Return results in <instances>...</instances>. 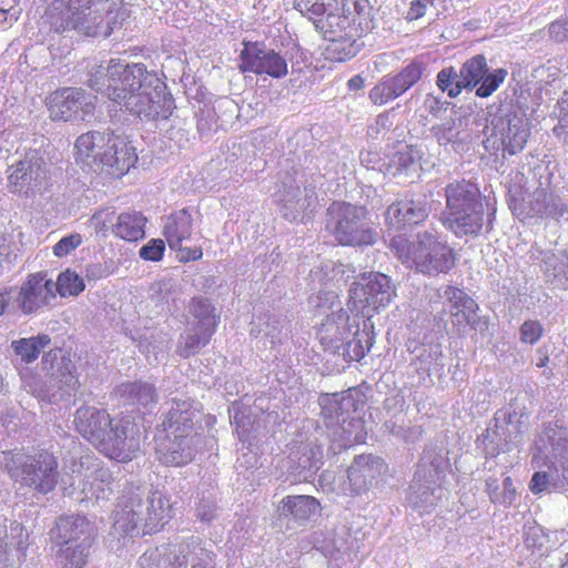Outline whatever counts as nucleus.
Wrapping results in <instances>:
<instances>
[{"mask_svg": "<svg viewBox=\"0 0 568 568\" xmlns=\"http://www.w3.org/2000/svg\"><path fill=\"white\" fill-rule=\"evenodd\" d=\"M293 8L331 42L326 53L332 61L354 58L362 48L361 39L375 28L367 0H293Z\"/></svg>", "mask_w": 568, "mask_h": 568, "instance_id": "nucleus-1", "label": "nucleus"}, {"mask_svg": "<svg viewBox=\"0 0 568 568\" xmlns=\"http://www.w3.org/2000/svg\"><path fill=\"white\" fill-rule=\"evenodd\" d=\"M446 209L443 225L456 236H478L485 224L486 197L479 187L465 179L445 187Z\"/></svg>", "mask_w": 568, "mask_h": 568, "instance_id": "nucleus-2", "label": "nucleus"}, {"mask_svg": "<svg viewBox=\"0 0 568 568\" xmlns=\"http://www.w3.org/2000/svg\"><path fill=\"white\" fill-rule=\"evenodd\" d=\"M390 248L403 264L429 276L450 272L458 260L452 246L429 232L418 234L414 241L403 235L394 236Z\"/></svg>", "mask_w": 568, "mask_h": 568, "instance_id": "nucleus-3", "label": "nucleus"}, {"mask_svg": "<svg viewBox=\"0 0 568 568\" xmlns=\"http://www.w3.org/2000/svg\"><path fill=\"white\" fill-rule=\"evenodd\" d=\"M10 477L40 494L52 491L58 484V459L48 449L32 454L2 452V460Z\"/></svg>", "mask_w": 568, "mask_h": 568, "instance_id": "nucleus-4", "label": "nucleus"}, {"mask_svg": "<svg viewBox=\"0 0 568 568\" xmlns=\"http://www.w3.org/2000/svg\"><path fill=\"white\" fill-rule=\"evenodd\" d=\"M328 227L343 246H367L376 241L368 210L363 205L334 202L327 210Z\"/></svg>", "mask_w": 568, "mask_h": 568, "instance_id": "nucleus-5", "label": "nucleus"}, {"mask_svg": "<svg viewBox=\"0 0 568 568\" xmlns=\"http://www.w3.org/2000/svg\"><path fill=\"white\" fill-rule=\"evenodd\" d=\"M396 296V287L389 276L381 272H367L358 276L349 290L348 306L368 321L386 308Z\"/></svg>", "mask_w": 568, "mask_h": 568, "instance_id": "nucleus-6", "label": "nucleus"}, {"mask_svg": "<svg viewBox=\"0 0 568 568\" xmlns=\"http://www.w3.org/2000/svg\"><path fill=\"white\" fill-rule=\"evenodd\" d=\"M142 439L143 434L135 418L121 415L114 417L97 449L112 460L126 464L138 457Z\"/></svg>", "mask_w": 568, "mask_h": 568, "instance_id": "nucleus-7", "label": "nucleus"}, {"mask_svg": "<svg viewBox=\"0 0 568 568\" xmlns=\"http://www.w3.org/2000/svg\"><path fill=\"white\" fill-rule=\"evenodd\" d=\"M98 0H55L61 19L58 30H74L85 37H109L112 27L93 9Z\"/></svg>", "mask_w": 568, "mask_h": 568, "instance_id": "nucleus-8", "label": "nucleus"}, {"mask_svg": "<svg viewBox=\"0 0 568 568\" xmlns=\"http://www.w3.org/2000/svg\"><path fill=\"white\" fill-rule=\"evenodd\" d=\"M351 317L343 313L327 316L318 328L321 343L325 346L338 347L351 333V327L356 326L354 338L349 341L345 348V358L349 362H359L371 351L374 344V334L366 329L359 331V323L354 321L349 324Z\"/></svg>", "mask_w": 568, "mask_h": 568, "instance_id": "nucleus-9", "label": "nucleus"}, {"mask_svg": "<svg viewBox=\"0 0 568 568\" xmlns=\"http://www.w3.org/2000/svg\"><path fill=\"white\" fill-rule=\"evenodd\" d=\"M8 189L12 194L32 197L50 186V174L44 159L36 151L27 152L23 159L8 169Z\"/></svg>", "mask_w": 568, "mask_h": 568, "instance_id": "nucleus-10", "label": "nucleus"}, {"mask_svg": "<svg viewBox=\"0 0 568 568\" xmlns=\"http://www.w3.org/2000/svg\"><path fill=\"white\" fill-rule=\"evenodd\" d=\"M242 45L239 54L241 73H252L274 80L283 79L288 74L286 59L276 50L267 48L264 41L244 40Z\"/></svg>", "mask_w": 568, "mask_h": 568, "instance_id": "nucleus-11", "label": "nucleus"}, {"mask_svg": "<svg viewBox=\"0 0 568 568\" xmlns=\"http://www.w3.org/2000/svg\"><path fill=\"white\" fill-rule=\"evenodd\" d=\"M49 118L52 121H84L95 111V98L80 88H61L45 99Z\"/></svg>", "mask_w": 568, "mask_h": 568, "instance_id": "nucleus-12", "label": "nucleus"}, {"mask_svg": "<svg viewBox=\"0 0 568 568\" xmlns=\"http://www.w3.org/2000/svg\"><path fill=\"white\" fill-rule=\"evenodd\" d=\"M507 75L508 71L504 68L489 72L484 54H476L467 59L459 70V78L465 90L476 89V95L483 99L493 95L505 82Z\"/></svg>", "mask_w": 568, "mask_h": 568, "instance_id": "nucleus-13", "label": "nucleus"}, {"mask_svg": "<svg viewBox=\"0 0 568 568\" xmlns=\"http://www.w3.org/2000/svg\"><path fill=\"white\" fill-rule=\"evenodd\" d=\"M191 313L197 318V322L192 325L191 332L179 346L178 352L184 358L196 354L202 346L210 342L219 323V317L206 298L194 297L191 302Z\"/></svg>", "mask_w": 568, "mask_h": 568, "instance_id": "nucleus-14", "label": "nucleus"}, {"mask_svg": "<svg viewBox=\"0 0 568 568\" xmlns=\"http://www.w3.org/2000/svg\"><path fill=\"white\" fill-rule=\"evenodd\" d=\"M199 555L209 558V554L199 545L180 544L168 546L162 552H145L139 562L142 568H186L190 561L192 568H213L210 560L202 559Z\"/></svg>", "mask_w": 568, "mask_h": 568, "instance_id": "nucleus-15", "label": "nucleus"}, {"mask_svg": "<svg viewBox=\"0 0 568 568\" xmlns=\"http://www.w3.org/2000/svg\"><path fill=\"white\" fill-rule=\"evenodd\" d=\"M55 298L54 282L45 271L30 273L23 280L14 303L23 315L37 314Z\"/></svg>", "mask_w": 568, "mask_h": 568, "instance_id": "nucleus-16", "label": "nucleus"}, {"mask_svg": "<svg viewBox=\"0 0 568 568\" xmlns=\"http://www.w3.org/2000/svg\"><path fill=\"white\" fill-rule=\"evenodd\" d=\"M148 71L143 63L122 65L111 63L106 69L103 84L110 100L122 105L129 94L142 88Z\"/></svg>", "mask_w": 568, "mask_h": 568, "instance_id": "nucleus-17", "label": "nucleus"}, {"mask_svg": "<svg viewBox=\"0 0 568 568\" xmlns=\"http://www.w3.org/2000/svg\"><path fill=\"white\" fill-rule=\"evenodd\" d=\"M97 143L109 145L101 154V170L113 178L124 176L138 162V154L131 141L123 135H94Z\"/></svg>", "mask_w": 568, "mask_h": 568, "instance_id": "nucleus-18", "label": "nucleus"}, {"mask_svg": "<svg viewBox=\"0 0 568 568\" xmlns=\"http://www.w3.org/2000/svg\"><path fill=\"white\" fill-rule=\"evenodd\" d=\"M171 104L172 100L163 92L162 85L152 88L142 82V88L129 94L121 106L138 116L158 120L169 118Z\"/></svg>", "mask_w": 568, "mask_h": 568, "instance_id": "nucleus-19", "label": "nucleus"}, {"mask_svg": "<svg viewBox=\"0 0 568 568\" xmlns=\"http://www.w3.org/2000/svg\"><path fill=\"white\" fill-rule=\"evenodd\" d=\"M114 420L106 409L93 406H81L74 415L75 430L97 448Z\"/></svg>", "mask_w": 568, "mask_h": 568, "instance_id": "nucleus-20", "label": "nucleus"}, {"mask_svg": "<svg viewBox=\"0 0 568 568\" xmlns=\"http://www.w3.org/2000/svg\"><path fill=\"white\" fill-rule=\"evenodd\" d=\"M195 409L190 400H173L162 426L168 438L197 436L194 430Z\"/></svg>", "mask_w": 568, "mask_h": 568, "instance_id": "nucleus-21", "label": "nucleus"}, {"mask_svg": "<svg viewBox=\"0 0 568 568\" xmlns=\"http://www.w3.org/2000/svg\"><path fill=\"white\" fill-rule=\"evenodd\" d=\"M427 216L428 212L424 205L412 200H403L387 207L385 223L390 229L402 230L423 223Z\"/></svg>", "mask_w": 568, "mask_h": 568, "instance_id": "nucleus-22", "label": "nucleus"}, {"mask_svg": "<svg viewBox=\"0 0 568 568\" xmlns=\"http://www.w3.org/2000/svg\"><path fill=\"white\" fill-rule=\"evenodd\" d=\"M187 436L181 438H168L169 445L160 446L156 449L158 459L165 466L181 467L190 464L195 456V438Z\"/></svg>", "mask_w": 568, "mask_h": 568, "instance_id": "nucleus-23", "label": "nucleus"}, {"mask_svg": "<svg viewBox=\"0 0 568 568\" xmlns=\"http://www.w3.org/2000/svg\"><path fill=\"white\" fill-rule=\"evenodd\" d=\"M145 509L143 535L160 531L174 516L173 504L160 493L152 494Z\"/></svg>", "mask_w": 568, "mask_h": 568, "instance_id": "nucleus-24", "label": "nucleus"}, {"mask_svg": "<svg viewBox=\"0 0 568 568\" xmlns=\"http://www.w3.org/2000/svg\"><path fill=\"white\" fill-rule=\"evenodd\" d=\"M529 135L528 123L523 118L514 115L508 118L506 122H501L500 142L504 151L511 155L525 148Z\"/></svg>", "mask_w": 568, "mask_h": 568, "instance_id": "nucleus-25", "label": "nucleus"}, {"mask_svg": "<svg viewBox=\"0 0 568 568\" xmlns=\"http://www.w3.org/2000/svg\"><path fill=\"white\" fill-rule=\"evenodd\" d=\"M193 229L192 215L186 210L172 213L164 225L163 234L170 248L180 247L190 240Z\"/></svg>", "mask_w": 568, "mask_h": 568, "instance_id": "nucleus-26", "label": "nucleus"}, {"mask_svg": "<svg viewBox=\"0 0 568 568\" xmlns=\"http://www.w3.org/2000/svg\"><path fill=\"white\" fill-rule=\"evenodd\" d=\"M146 219L140 212H122L112 224L111 231L115 237L128 242H136L145 235Z\"/></svg>", "mask_w": 568, "mask_h": 568, "instance_id": "nucleus-27", "label": "nucleus"}, {"mask_svg": "<svg viewBox=\"0 0 568 568\" xmlns=\"http://www.w3.org/2000/svg\"><path fill=\"white\" fill-rule=\"evenodd\" d=\"M444 296L450 303V314L460 324H471L479 310L478 304L464 291L456 286L448 285L444 290Z\"/></svg>", "mask_w": 568, "mask_h": 568, "instance_id": "nucleus-28", "label": "nucleus"}, {"mask_svg": "<svg viewBox=\"0 0 568 568\" xmlns=\"http://www.w3.org/2000/svg\"><path fill=\"white\" fill-rule=\"evenodd\" d=\"M120 509L115 511L114 527L123 534H131L138 528L139 523L143 525L144 517L142 510L144 504L138 496H132L119 505Z\"/></svg>", "mask_w": 568, "mask_h": 568, "instance_id": "nucleus-29", "label": "nucleus"}, {"mask_svg": "<svg viewBox=\"0 0 568 568\" xmlns=\"http://www.w3.org/2000/svg\"><path fill=\"white\" fill-rule=\"evenodd\" d=\"M115 135L112 131H89L87 133L81 134L77 138L74 142L75 150V159L77 161L85 162L89 159L101 166V154L105 152V149L109 146L105 143H97V139L94 135Z\"/></svg>", "mask_w": 568, "mask_h": 568, "instance_id": "nucleus-30", "label": "nucleus"}, {"mask_svg": "<svg viewBox=\"0 0 568 568\" xmlns=\"http://www.w3.org/2000/svg\"><path fill=\"white\" fill-rule=\"evenodd\" d=\"M55 529V537L61 544L69 545L71 541L90 538V523L84 516L61 517Z\"/></svg>", "mask_w": 568, "mask_h": 568, "instance_id": "nucleus-31", "label": "nucleus"}, {"mask_svg": "<svg viewBox=\"0 0 568 568\" xmlns=\"http://www.w3.org/2000/svg\"><path fill=\"white\" fill-rule=\"evenodd\" d=\"M318 501L312 496H286L281 500L278 511L283 516H293L295 519L307 520L317 510Z\"/></svg>", "mask_w": 568, "mask_h": 568, "instance_id": "nucleus-32", "label": "nucleus"}, {"mask_svg": "<svg viewBox=\"0 0 568 568\" xmlns=\"http://www.w3.org/2000/svg\"><path fill=\"white\" fill-rule=\"evenodd\" d=\"M51 343V338L47 334H39L29 338H20L11 343V347L16 355L26 364L33 363L38 359L42 349Z\"/></svg>", "mask_w": 568, "mask_h": 568, "instance_id": "nucleus-33", "label": "nucleus"}, {"mask_svg": "<svg viewBox=\"0 0 568 568\" xmlns=\"http://www.w3.org/2000/svg\"><path fill=\"white\" fill-rule=\"evenodd\" d=\"M121 397L146 407L158 400L156 389L152 384L143 382L122 383L118 387Z\"/></svg>", "mask_w": 568, "mask_h": 568, "instance_id": "nucleus-34", "label": "nucleus"}, {"mask_svg": "<svg viewBox=\"0 0 568 568\" xmlns=\"http://www.w3.org/2000/svg\"><path fill=\"white\" fill-rule=\"evenodd\" d=\"M402 94L393 75H385L369 90L368 98L374 105L381 106Z\"/></svg>", "mask_w": 568, "mask_h": 568, "instance_id": "nucleus-35", "label": "nucleus"}, {"mask_svg": "<svg viewBox=\"0 0 568 568\" xmlns=\"http://www.w3.org/2000/svg\"><path fill=\"white\" fill-rule=\"evenodd\" d=\"M436 85L452 99L457 98L465 90L464 83L453 65L443 68L437 73Z\"/></svg>", "mask_w": 568, "mask_h": 568, "instance_id": "nucleus-36", "label": "nucleus"}, {"mask_svg": "<svg viewBox=\"0 0 568 568\" xmlns=\"http://www.w3.org/2000/svg\"><path fill=\"white\" fill-rule=\"evenodd\" d=\"M85 285L83 280L73 271L65 270L58 275L57 282H54V292L59 293L60 296H77L83 290Z\"/></svg>", "mask_w": 568, "mask_h": 568, "instance_id": "nucleus-37", "label": "nucleus"}, {"mask_svg": "<svg viewBox=\"0 0 568 568\" xmlns=\"http://www.w3.org/2000/svg\"><path fill=\"white\" fill-rule=\"evenodd\" d=\"M425 70L426 65L423 61L413 60L393 78L404 94L422 79Z\"/></svg>", "mask_w": 568, "mask_h": 568, "instance_id": "nucleus-38", "label": "nucleus"}, {"mask_svg": "<svg viewBox=\"0 0 568 568\" xmlns=\"http://www.w3.org/2000/svg\"><path fill=\"white\" fill-rule=\"evenodd\" d=\"M92 540L91 538H83L82 542L74 548L67 545L64 549L61 550V556L64 559V566L68 568H82L88 558V549L91 547Z\"/></svg>", "mask_w": 568, "mask_h": 568, "instance_id": "nucleus-39", "label": "nucleus"}, {"mask_svg": "<svg viewBox=\"0 0 568 568\" xmlns=\"http://www.w3.org/2000/svg\"><path fill=\"white\" fill-rule=\"evenodd\" d=\"M114 211L109 209H101L97 211L89 220V226L97 233L105 235L112 226L114 220Z\"/></svg>", "mask_w": 568, "mask_h": 568, "instance_id": "nucleus-40", "label": "nucleus"}, {"mask_svg": "<svg viewBox=\"0 0 568 568\" xmlns=\"http://www.w3.org/2000/svg\"><path fill=\"white\" fill-rule=\"evenodd\" d=\"M519 333L523 343L534 345L542 337L544 327L539 321L527 320L521 324Z\"/></svg>", "mask_w": 568, "mask_h": 568, "instance_id": "nucleus-41", "label": "nucleus"}, {"mask_svg": "<svg viewBox=\"0 0 568 568\" xmlns=\"http://www.w3.org/2000/svg\"><path fill=\"white\" fill-rule=\"evenodd\" d=\"M165 251L164 241L161 239H152L140 248V257L145 261L159 262L163 258Z\"/></svg>", "mask_w": 568, "mask_h": 568, "instance_id": "nucleus-42", "label": "nucleus"}, {"mask_svg": "<svg viewBox=\"0 0 568 568\" xmlns=\"http://www.w3.org/2000/svg\"><path fill=\"white\" fill-rule=\"evenodd\" d=\"M82 244V236L79 233H72L63 236L54 246L53 254L57 257H64Z\"/></svg>", "mask_w": 568, "mask_h": 568, "instance_id": "nucleus-43", "label": "nucleus"}, {"mask_svg": "<svg viewBox=\"0 0 568 568\" xmlns=\"http://www.w3.org/2000/svg\"><path fill=\"white\" fill-rule=\"evenodd\" d=\"M20 13L18 0H0V23L12 24L18 21Z\"/></svg>", "mask_w": 568, "mask_h": 568, "instance_id": "nucleus-44", "label": "nucleus"}, {"mask_svg": "<svg viewBox=\"0 0 568 568\" xmlns=\"http://www.w3.org/2000/svg\"><path fill=\"white\" fill-rule=\"evenodd\" d=\"M550 37L557 42L568 40V17L550 23L548 28Z\"/></svg>", "mask_w": 568, "mask_h": 568, "instance_id": "nucleus-45", "label": "nucleus"}, {"mask_svg": "<svg viewBox=\"0 0 568 568\" xmlns=\"http://www.w3.org/2000/svg\"><path fill=\"white\" fill-rule=\"evenodd\" d=\"M173 250L176 251L178 258L182 263L199 261L203 256V251L200 246L186 247L180 244V247Z\"/></svg>", "mask_w": 568, "mask_h": 568, "instance_id": "nucleus-46", "label": "nucleus"}, {"mask_svg": "<svg viewBox=\"0 0 568 568\" xmlns=\"http://www.w3.org/2000/svg\"><path fill=\"white\" fill-rule=\"evenodd\" d=\"M424 105L426 110L435 118H438L447 109V102L442 98L428 93L425 98Z\"/></svg>", "mask_w": 568, "mask_h": 568, "instance_id": "nucleus-47", "label": "nucleus"}, {"mask_svg": "<svg viewBox=\"0 0 568 568\" xmlns=\"http://www.w3.org/2000/svg\"><path fill=\"white\" fill-rule=\"evenodd\" d=\"M549 484V476L545 471H537L532 475L531 480L529 483V489L535 495H539L546 490Z\"/></svg>", "mask_w": 568, "mask_h": 568, "instance_id": "nucleus-48", "label": "nucleus"}, {"mask_svg": "<svg viewBox=\"0 0 568 568\" xmlns=\"http://www.w3.org/2000/svg\"><path fill=\"white\" fill-rule=\"evenodd\" d=\"M12 248L6 236L0 235V274L3 271V264H12Z\"/></svg>", "mask_w": 568, "mask_h": 568, "instance_id": "nucleus-49", "label": "nucleus"}, {"mask_svg": "<svg viewBox=\"0 0 568 568\" xmlns=\"http://www.w3.org/2000/svg\"><path fill=\"white\" fill-rule=\"evenodd\" d=\"M427 7L420 0H414L410 2L409 9L407 11V20L414 21L425 16Z\"/></svg>", "mask_w": 568, "mask_h": 568, "instance_id": "nucleus-50", "label": "nucleus"}, {"mask_svg": "<svg viewBox=\"0 0 568 568\" xmlns=\"http://www.w3.org/2000/svg\"><path fill=\"white\" fill-rule=\"evenodd\" d=\"M415 151L412 148H408L404 152L398 153V164L403 168H408L410 164L415 162Z\"/></svg>", "mask_w": 568, "mask_h": 568, "instance_id": "nucleus-51", "label": "nucleus"}, {"mask_svg": "<svg viewBox=\"0 0 568 568\" xmlns=\"http://www.w3.org/2000/svg\"><path fill=\"white\" fill-rule=\"evenodd\" d=\"M393 111L392 110H387V111H384L383 113H379L376 118V123L378 126L383 128V129H389L393 124L392 120H390V112Z\"/></svg>", "mask_w": 568, "mask_h": 568, "instance_id": "nucleus-52", "label": "nucleus"}, {"mask_svg": "<svg viewBox=\"0 0 568 568\" xmlns=\"http://www.w3.org/2000/svg\"><path fill=\"white\" fill-rule=\"evenodd\" d=\"M365 81L361 74L353 75L347 81V87L351 91L362 90L364 88Z\"/></svg>", "mask_w": 568, "mask_h": 568, "instance_id": "nucleus-53", "label": "nucleus"}, {"mask_svg": "<svg viewBox=\"0 0 568 568\" xmlns=\"http://www.w3.org/2000/svg\"><path fill=\"white\" fill-rule=\"evenodd\" d=\"M61 381L65 383L69 387H71L73 390H75L79 387V379L71 371L62 373Z\"/></svg>", "mask_w": 568, "mask_h": 568, "instance_id": "nucleus-54", "label": "nucleus"}, {"mask_svg": "<svg viewBox=\"0 0 568 568\" xmlns=\"http://www.w3.org/2000/svg\"><path fill=\"white\" fill-rule=\"evenodd\" d=\"M10 288L0 290V316H2L9 306Z\"/></svg>", "mask_w": 568, "mask_h": 568, "instance_id": "nucleus-55", "label": "nucleus"}, {"mask_svg": "<svg viewBox=\"0 0 568 568\" xmlns=\"http://www.w3.org/2000/svg\"><path fill=\"white\" fill-rule=\"evenodd\" d=\"M503 486L505 495L509 494V500L513 501L516 495V489L514 487L513 479L510 477H506L503 480Z\"/></svg>", "mask_w": 568, "mask_h": 568, "instance_id": "nucleus-56", "label": "nucleus"}, {"mask_svg": "<svg viewBox=\"0 0 568 568\" xmlns=\"http://www.w3.org/2000/svg\"><path fill=\"white\" fill-rule=\"evenodd\" d=\"M58 353H61V348H54L45 353L42 357V365L47 366L50 361H53L57 358Z\"/></svg>", "mask_w": 568, "mask_h": 568, "instance_id": "nucleus-57", "label": "nucleus"}, {"mask_svg": "<svg viewBox=\"0 0 568 568\" xmlns=\"http://www.w3.org/2000/svg\"><path fill=\"white\" fill-rule=\"evenodd\" d=\"M547 200V193L545 191H540L536 193V202H545Z\"/></svg>", "mask_w": 568, "mask_h": 568, "instance_id": "nucleus-58", "label": "nucleus"}, {"mask_svg": "<svg viewBox=\"0 0 568 568\" xmlns=\"http://www.w3.org/2000/svg\"><path fill=\"white\" fill-rule=\"evenodd\" d=\"M549 362V358L548 356H544L542 358L539 359V362L537 363V367H545Z\"/></svg>", "mask_w": 568, "mask_h": 568, "instance_id": "nucleus-59", "label": "nucleus"}, {"mask_svg": "<svg viewBox=\"0 0 568 568\" xmlns=\"http://www.w3.org/2000/svg\"><path fill=\"white\" fill-rule=\"evenodd\" d=\"M561 273L564 274L566 281L568 282V263L560 267Z\"/></svg>", "mask_w": 568, "mask_h": 568, "instance_id": "nucleus-60", "label": "nucleus"}, {"mask_svg": "<svg viewBox=\"0 0 568 568\" xmlns=\"http://www.w3.org/2000/svg\"><path fill=\"white\" fill-rule=\"evenodd\" d=\"M356 474H357V469L355 466H353L348 474L349 479H353L356 476Z\"/></svg>", "mask_w": 568, "mask_h": 568, "instance_id": "nucleus-61", "label": "nucleus"}, {"mask_svg": "<svg viewBox=\"0 0 568 568\" xmlns=\"http://www.w3.org/2000/svg\"><path fill=\"white\" fill-rule=\"evenodd\" d=\"M495 216V210H493L490 213H489V216H488V224L491 225L493 224V219Z\"/></svg>", "mask_w": 568, "mask_h": 568, "instance_id": "nucleus-62", "label": "nucleus"}, {"mask_svg": "<svg viewBox=\"0 0 568 568\" xmlns=\"http://www.w3.org/2000/svg\"><path fill=\"white\" fill-rule=\"evenodd\" d=\"M364 458L363 457H359L355 460V464L358 465L361 463V460H363Z\"/></svg>", "mask_w": 568, "mask_h": 568, "instance_id": "nucleus-63", "label": "nucleus"}, {"mask_svg": "<svg viewBox=\"0 0 568 568\" xmlns=\"http://www.w3.org/2000/svg\"><path fill=\"white\" fill-rule=\"evenodd\" d=\"M488 489H494V486H490V484H487Z\"/></svg>", "mask_w": 568, "mask_h": 568, "instance_id": "nucleus-64", "label": "nucleus"}]
</instances>
